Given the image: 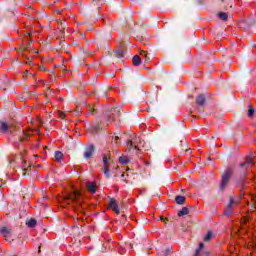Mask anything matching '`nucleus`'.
Listing matches in <instances>:
<instances>
[{"label": "nucleus", "mask_w": 256, "mask_h": 256, "mask_svg": "<svg viewBox=\"0 0 256 256\" xmlns=\"http://www.w3.org/2000/svg\"><path fill=\"white\" fill-rule=\"evenodd\" d=\"M13 127H15L13 124H7V122L0 123L1 133H11V131H13Z\"/></svg>", "instance_id": "39448f33"}, {"label": "nucleus", "mask_w": 256, "mask_h": 256, "mask_svg": "<svg viewBox=\"0 0 256 256\" xmlns=\"http://www.w3.org/2000/svg\"><path fill=\"white\" fill-rule=\"evenodd\" d=\"M23 139H25V138H20V141H23Z\"/></svg>", "instance_id": "473e14b6"}, {"label": "nucleus", "mask_w": 256, "mask_h": 256, "mask_svg": "<svg viewBox=\"0 0 256 256\" xmlns=\"http://www.w3.org/2000/svg\"><path fill=\"white\" fill-rule=\"evenodd\" d=\"M251 199H252L254 205L252 206V209H250V211H256V196L251 195Z\"/></svg>", "instance_id": "b1692460"}, {"label": "nucleus", "mask_w": 256, "mask_h": 256, "mask_svg": "<svg viewBox=\"0 0 256 256\" xmlns=\"http://www.w3.org/2000/svg\"><path fill=\"white\" fill-rule=\"evenodd\" d=\"M183 215H189V209H187V207H183L181 211L178 212V217H183Z\"/></svg>", "instance_id": "f3484780"}, {"label": "nucleus", "mask_w": 256, "mask_h": 256, "mask_svg": "<svg viewBox=\"0 0 256 256\" xmlns=\"http://www.w3.org/2000/svg\"><path fill=\"white\" fill-rule=\"evenodd\" d=\"M204 249H205V245L203 243H200L194 256H209V252H205Z\"/></svg>", "instance_id": "0eeeda50"}, {"label": "nucleus", "mask_w": 256, "mask_h": 256, "mask_svg": "<svg viewBox=\"0 0 256 256\" xmlns=\"http://www.w3.org/2000/svg\"><path fill=\"white\" fill-rule=\"evenodd\" d=\"M54 157L57 161H61V159H63V152L56 151Z\"/></svg>", "instance_id": "aec40b11"}, {"label": "nucleus", "mask_w": 256, "mask_h": 256, "mask_svg": "<svg viewBox=\"0 0 256 256\" xmlns=\"http://www.w3.org/2000/svg\"><path fill=\"white\" fill-rule=\"evenodd\" d=\"M86 187L89 193H96L97 191V185L95 184V182H89Z\"/></svg>", "instance_id": "9b49d317"}, {"label": "nucleus", "mask_w": 256, "mask_h": 256, "mask_svg": "<svg viewBox=\"0 0 256 256\" xmlns=\"http://www.w3.org/2000/svg\"><path fill=\"white\" fill-rule=\"evenodd\" d=\"M66 115H67V114H66L65 112L58 111V117H59L60 119H65Z\"/></svg>", "instance_id": "cd10ccee"}, {"label": "nucleus", "mask_w": 256, "mask_h": 256, "mask_svg": "<svg viewBox=\"0 0 256 256\" xmlns=\"http://www.w3.org/2000/svg\"><path fill=\"white\" fill-rule=\"evenodd\" d=\"M119 163H121V165H127V163H129V158H127V156H121L119 158Z\"/></svg>", "instance_id": "a211bd4d"}, {"label": "nucleus", "mask_w": 256, "mask_h": 256, "mask_svg": "<svg viewBox=\"0 0 256 256\" xmlns=\"http://www.w3.org/2000/svg\"><path fill=\"white\" fill-rule=\"evenodd\" d=\"M93 153H95V148L93 145H89L84 152L85 159H91V157H93Z\"/></svg>", "instance_id": "6e6552de"}, {"label": "nucleus", "mask_w": 256, "mask_h": 256, "mask_svg": "<svg viewBox=\"0 0 256 256\" xmlns=\"http://www.w3.org/2000/svg\"><path fill=\"white\" fill-rule=\"evenodd\" d=\"M113 165V160L108 158L107 155L103 156V173L105 177L109 179L111 177V166Z\"/></svg>", "instance_id": "f03ea898"}, {"label": "nucleus", "mask_w": 256, "mask_h": 256, "mask_svg": "<svg viewBox=\"0 0 256 256\" xmlns=\"http://www.w3.org/2000/svg\"><path fill=\"white\" fill-rule=\"evenodd\" d=\"M251 165H253V158H251V157H247V158H246V162H245V163L240 164V167H246V168H249V167H251Z\"/></svg>", "instance_id": "ddd939ff"}, {"label": "nucleus", "mask_w": 256, "mask_h": 256, "mask_svg": "<svg viewBox=\"0 0 256 256\" xmlns=\"http://www.w3.org/2000/svg\"><path fill=\"white\" fill-rule=\"evenodd\" d=\"M197 105H205V96L199 95L196 99Z\"/></svg>", "instance_id": "2eb2a0df"}, {"label": "nucleus", "mask_w": 256, "mask_h": 256, "mask_svg": "<svg viewBox=\"0 0 256 256\" xmlns=\"http://www.w3.org/2000/svg\"><path fill=\"white\" fill-rule=\"evenodd\" d=\"M231 175H233V170L226 169L224 174L222 175V180L220 184V189H225L229 184V179H231Z\"/></svg>", "instance_id": "7ed1b4c3"}, {"label": "nucleus", "mask_w": 256, "mask_h": 256, "mask_svg": "<svg viewBox=\"0 0 256 256\" xmlns=\"http://www.w3.org/2000/svg\"><path fill=\"white\" fill-rule=\"evenodd\" d=\"M139 55H140V57H142V59H144V63H149L150 58L145 50H141L139 52Z\"/></svg>", "instance_id": "f8f14e48"}, {"label": "nucleus", "mask_w": 256, "mask_h": 256, "mask_svg": "<svg viewBox=\"0 0 256 256\" xmlns=\"http://www.w3.org/2000/svg\"><path fill=\"white\" fill-rule=\"evenodd\" d=\"M108 207L109 209H113L116 215H119V213H121V211L119 210V205L117 204V200H115V198H112L110 200Z\"/></svg>", "instance_id": "423d86ee"}, {"label": "nucleus", "mask_w": 256, "mask_h": 256, "mask_svg": "<svg viewBox=\"0 0 256 256\" xmlns=\"http://www.w3.org/2000/svg\"><path fill=\"white\" fill-rule=\"evenodd\" d=\"M93 111H95V108L89 107V114L93 115Z\"/></svg>", "instance_id": "c756f323"}, {"label": "nucleus", "mask_w": 256, "mask_h": 256, "mask_svg": "<svg viewBox=\"0 0 256 256\" xmlns=\"http://www.w3.org/2000/svg\"><path fill=\"white\" fill-rule=\"evenodd\" d=\"M31 167V165H29V163H27V160H25V158L22 159V171H27V168Z\"/></svg>", "instance_id": "6ab92c4d"}, {"label": "nucleus", "mask_w": 256, "mask_h": 256, "mask_svg": "<svg viewBox=\"0 0 256 256\" xmlns=\"http://www.w3.org/2000/svg\"><path fill=\"white\" fill-rule=\"evenodd\" d=\"M175 201L177 205H183L185 203V196H176Z\"/></svg>", "instance_id": "dca6fc26"}, {"label": "nucleus", "mask_w": 256, "mask_h": 256, "mask_svg": "<svg viewBox=\"0 0 256 256\" xmlns=\"http://www.w3.org/2000/svg\"><path fill=\"white\" fill-rule=\"evenodd\" d=\"M27 225L29 227H35V225H37V220L36 219H30L28 222H27Z\"/></svg>", "instance_id": "4be33fe9"}, {"label": "nucleus", "mask_w": 256, "mask_h": 256, "mask_svg": "<svg viewBox=\"0 0 256 256\" xmlns=\"http://www.w3.org/2000/svg\"><path fill=\"white\" fill-rule=\"evenodd\" d=\"M31 135H33V130H29L27 132H24L25 137H31Z\"/></svg>", "instance_id": "c85d7f7f"}, {"label": "nucleus", "mask_w": 256, "mask_h": 256, "mask_svg": "<svg viewBox=\"0 0 256 256\" xmlns=\"http://www.w3.org/2000/svg\"><path fill=\"white\" fill-rule=\"evenodd\" d=\"M234 205H237V200L231 198L230 199V202L228 204V208L225 210V214L226 215H231V208L234 206Z\"/></svg>", "instance_id": "9d476101"}, {"label": "nucleus", "mask_w": 256, "mask_h": 256, "mask_svg": "<svg viewBox=\"0 0 256 256\" xmlns=\"http://www.w3.org/2000/svg\"><path fill=\"white\" fill-rule=\"evenodd\" d=\"M235 251H237V246L234 247Z\"/></svg>", "instance_id": "2f4dec72"}, {"label": "nucleus", "mask_w": 256, "mask_h": 256, "mask_svg": "<svg viewBox=\"0 0 256 256\" xmlns=\"http://www.w3.org/2000/svg\"><path fill=\"white\" fill-rule=\"evenodd\" d=\"M0 233L1 235H3L6 239V241L9 239V237H11V228H7V227H2L0 229Z\"/></svg>", "instance_id": "1a4fd4ad"}, {"label": "nucleus", "mask_w": 256, "mask_h": 256, "mask_svg": "<svg viewBox=\"0 0 256 256\" xmlns=\"http://www.w3.org/2000/svg\"><path fill=\"white\" fill-rule=\"evenodd\" d=\"M35 53H39V51H36Z\"/></svg>", "instance_id": "f704fd0d"}, {"label": "nucleus", "mask_w": 256, "mask_h": 256, "mask_svg": "<svg viewBox=\"0 0 256 256\" xmlns=\"http://www.w3.org/2000/svg\"><path fill=\"white\" fill-rule=\"evenodd\" d=\"M246 247L248 249H255L256 247V243H255V240L253 242H251L250 244H247Z\"/></svg>", "instance_id": "bb28decb"}, {"label": "nucleus", "mask_w": 256, "mask_h": 256, "mask_svg": "<svg viewBox=\"0 0 256 256\" xmlns=\"http://www.w3.org/2000/svg\"><path fill=\"white\" fill-rule=\"evenodd\" d=\"M141 145H143V142L141 141V138L136 137L134 141H130L127 143L128 150L131 151V149H140Z\"/></svg>", "instance_id": "20e7f679"}, {"label": "nucleus", "mask_w": 256, "mask_h": 256, "mask_svg": "<svg viewBox=\"0 0 256 256\" xmlns=\"http://www.w3.org/2000/svg\"><path fill=\"white\" fill-rule=\"evenodd\" d=\"M213 237V232L209 231L205 236H204V241H211V238Z\"/></svg>", "instance_id": "5701e85b"}, {"label": "nucleus", "mask_w": 256, "mask_h": 256, "mask_svg": "<svg viewBox=\"0 0 256 256\" xmlns=\"http://www.w3.org/2000/svg\"><path fill=\"white\" fill-rule=\"evenodd\" d=\"M254 113H255V109H253L251 106H249L248 117H253Z\"/></svg>", "instance_id": "a878e982"}, {"label": "nucleus", "mask_w": 256, "mask_h": 256, "mask_svg": "<svg viewBox=\"0 0 256 256\" xmlns=\"http://www.w3.org/2000/svg\"><path fill=\"white\" fill-rule=\"evenodd\" d=\"M116 57H118L119 59H121V57H123L124 53L123 50H118L115 52Z\"/></svg>", "instance_id": "393cba45"}, {"label": "nucleus", "mask_w": 256, "mask_h": 256, "mask_svg": "<svg viewBox=\"0 0 256 256\" xmlns=\"http://www.w3.org/2000/svg\"><path fill=\"white\" fill-rule=\"evenodd\" d=\"M114 141H115L116 145H119V142H117V141H119V136H115Z\"/></svg>", "instance_id": "7c9ffc66"}, {"label": "nucleus", "mask_w": 256, "mask_h": 256, "mask_svg": "<svg viewBox=\"0 0 256 256\" xmlns=\"http://www.w3.org/2000/svg\"><path fill=\"white\" fill-rule=\"evenodd\" d=\"M218 17H219V19H221L222 21H227V19H228L227 13H225V12H220V13L218 14Z\"/></svg>", "instance_id": "412c9836"}, {"label": "nucleus", "mask_w": 256, "mask_h": 256, "mask_svg": "<svg viewBox=\"0 0 256 256\" xmlns=\"http://www.w3.org/2000/svg\"><path fill=\"white\" fill-rule=\"evenodd\" d=\"M122 177H125V174H122Z\"/></svg>", "instance_id": "72a5a7b5"}, {"label": "nucleus", "mask_w": 256, "mask_h": 256, "mask_svg": "<svg viewBox=\"0 0 256 256\" xmlns=\"http://www.w3.org/2000/svg\"><path fill=\"white\" fill-rule=\"evenodd\" d=\"M132 63H133V65H135L136 67H137L138 65H141V57H139V55L134 56L133 59H132Z\"/></svg>", "instance_id": "4468645a"}, {"label": "nucleus", "mask_w": 256, "mask_h": 256, "mask_svg": "<svg viewBox=\"0 0 256 256\" xmlns=\"http://www.w3.org/2000/svg\"><path fill=\"white\" fill-rule=\"evenodd\" d=\"M79 197H81V192H79V190H74L73 193L66 194L64 196V201L68 205H71V203H75V202L76 203H81L79 201Z\"/></svg>", "instance_id": "f257e3e1"}]
</instances>
